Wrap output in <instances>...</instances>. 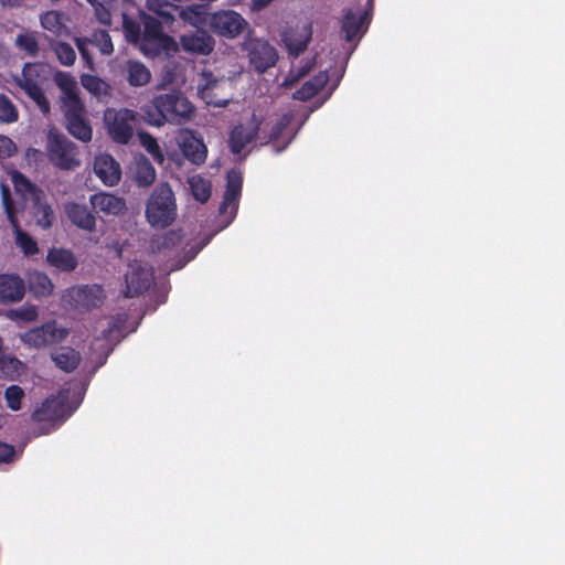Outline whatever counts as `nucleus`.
Listing matches in <instances>:
<instances>
[{
    "mask_svg": "<svg viewBox=\"0 0 565 565\" xmlns=\"http://www.w3.org/2000/svg\"><path fill=\"white\" fill-rule=\"evenodd\" d=\"M126 79L130 86L139 87L147 85L151 79V73L148 67L139 62L130 60L126 66Z\"/></svg>",
    "mask_w": 565,
    "mask_h": 565,
    "instance_id": "obj_27",
    "label": "nucleus"
},
{
    "mask_svg": "<svg viewBox=\"0 0 565 565\" xmlns=\"http://www.w3.org/2000/svg\"><path fill=\"white\" fill-rule=\"evenodd\" d=\"M190 189L193 198L201 202L205 203L211 198V182L205 180L202 177H192L189 181Z\"/></svg>",
    "mask_w": 565,
    "mask_h": 565,
    "instance_id": "obj_38",
    "label": "nucleus"
},
{
    "mask_svg": "<svg viewBox=\"0 0 565 565\" xmlns=\"http://www.w3.org/2000/svg\"><path fill=\"white\" fill-rule=\"evenodd\" d=\"M51 356L55 365L66 373L73 372L81 363V354L71 347H62Z\"/></svg>",
    "mask_w": 565,
    "mask_h": 565,
    "instance_id": "obj_26",
    "label": "nucleus"
},
{
    "mask_svg": "<svg viewBox=\"0 0 565 565\" xmlns=\"http://www.w3.org/2000/svg\"><path fill=\"white\" fill-rule=\"evenodd\" d=\"M40 22L43 29L60 34L62 29L65 26L62 19V13L57 11H47L40 18Z\"/></svg>",
    "mask_w": 565,
    "mask_h": 565,
    "instance_id": "obj_42",
    "label": "nucleus"
},
{
    "mask_svg": "<svg viewBox=\"0 0 565 565\" xmlns=\"http://www.w3.org/2000/svg\"><path fill=\"white\" fill-rule=\"evenodd\" d=\"M180 42L184 51L202 55L210 54L215 45L214 39L202 29H198L195 32L189 34H183Z\"/></svg>",
    "mask_w": 565,
    "mask_h": 565,
    "instance_id": "obj_18",
    "label": "nucleus"
},
{
    "mask_svg": "<svg viewBox=\"0 0 565 565\" xmlns=\"http://www.w3.org/2000/svg\"><path fill=\"white\" fill-rule=\"evenodd\" d=\"M183 234L181 230H170L161 235H157L151 239V248L153 252L171 250L179 246L182 242Z\"/></svg>",
    "mask_w": 565,
    "mask_h": 565,
    "instance_id": "obj_28",
    "label": "nucleus"
},
{
    "mask_svg": "<svg viewBox=\"0 0 565 565\" xmlns=\"http://www.w3.org/2000/svg\"><path fill=\"white\" fill-rule=\"evenodd\" d=\"M263 119L253 113L246 122L236 124L228 134L227 146L233 154H241L259 135Z\"/></svg>",
    "mask_w": 565,
    "mask_h": 565,
    "instance_id": "obj_8",
    "label": "nucleus"
},
{
    "mask_svg": "<svg viewBox=\"0 0 565 565\" xmlns=\"http://www.w3.org/2000/svg\"><path fill=\"white\" fill-rule=\"evenodd\" d=\"M179 17L186 23L201 29L204 25H209L210 14L207 8L204 4H190L183 8L179 7L177 11Z\"/></svg>",
    "mask_w": 565,
    "mask_h": 565,
    "instance_id": "obj_25",
    "label": "nucleus"
},
{
    "mask_svg": "<svg viewBox=\"0 0 565 565\" xmlns=\"http://www.w3.org/2000/svg\"><path fill=\"white\" fill-rule=\"evenodd\" d=\"M30 64H25L22 71L21 76H17L14 78V83L29 96L35 90H38L41 86L38 84V82L26 73V67H29Z\"/></svg>",
    "mask_w": 565,
    "mask_h": 565,
    "instance_id": "obj_49",
    "label": "nucleus"
},
{
    "mask_svg": "<svg viewBox=\"0 0 565 565\" xmlns=\"http://www.w3.org/2000/svg\"><path fill=\"white\" fill-rule=\"evenodd\" d=\"M312 39L311 23H303L289 28L281 34V41L290 58L299 57L308 47Z\"/></svg>",
    "mask_w": 565,
    "mask_h": 565,
    "instance_id": "obj_10",
    "label": "nucleus"
},
{
    "mask_svg": "<svg viewBox=\"0 0 565 565\" xmlns=\"http://www.w3.org/2000/svg\"><path fill=\"white\" fill-rule=\"evenodd\" d=\"M292 119V114H284L271 127L270 132L268 134V136L265 137V141L262 142V145H267L269 142L277 141L281 137L284 131L290 126Z\"/></svg>",
    "mask_w": 565,
    "mask_h": 565,
    "instance_id": "obj_44",
    "label": "nucleus"
},
{
    "mask_svg": "<svg viewBox=\"0 0 565 565\" xmlns=\"http://www.w3.org/2000/svg\"><path fill=\"white\" fill-rule=\"evenodd\" d=\"M0 190H1L2 205L8 215V218L13 225H15L17 210H15L14 201L11 195V191H10L9 186L6 185L4 183L1 184Z\"/></svg>",
    "mask_w": 565,
    "mask_h": 565,
    "instance_id": "obj_50",
    "label": "nucleus"
},
{
    "mask_svg": "<svg viewBox=\"0 0 565 565\" xmlns=\"http://www.w3.org/2000/svg\"><path fill=\"white\" fill-rule=\"evenodd\" d=\"M45 150L49 161L60 170H74L81 166L77 145L55 129L47 134Z\"/></svg>",
    "mask_w": 565,
    "mask_h": 565,
    "instance_id": "obj_4",
    "label": "nucleus"
},
{
    "mask_svg": "<svg viewBox=\"0 0 565 565\" xmlns=\"http://www.w3.org/2000/svg\"><path fill=\"white\" fill-rule=\"evenodd\" d=\"M82 85L94 96L102 98L110 95V86L107 82L95 75H83Z\"/></svg>",
    "mask_w": 565,
    "mask_h": 565,
    "instance_id": "obj_32",
    "label": "nucleus"
},
{
    "mask_svg": "<svg viewBox=\"0 0 565 565\" xmlns=\"http://www.w3.org/2000/svg\"><path fill=\"white\" fill-rule=\"evenodd\" d=\"M17 244L28 256L35 255L39 252L36 241L31 235L21 230L17 231Z\"/></svg>",
    "mask_w": 565,
    "mask_h": 565,
    "instance_id": "obj_47",
    "label": "nucleus"
},
{
    "mask_svg": "<svg viewBox=\"0 0 565 565\" xmlns=\"http://www.w3.org/2000/svg\"><path fill=\"white\" fill-rule=\"evenodd\" d=\"M3 349V339L0 337V352L2 351Z\"/></svg>",
    "mask_w": 565,
    "mask_h": 565,
    "instance_id": "obj_64",
    "label": "nucleus"
},
{
    "mask_svg": "<svg viewBox=\"0 0 565 565\" xmlns=\"http://www.w3.org/2000/svg\"><path fill=\"white\" fill-rule=\"evenodd\" d=\"M54 82L61 89V110L65 118L67 131L76 139L88 142L93 137V129L86 118V109L78 94L77 82L70 73L58 71Z\"/></svg>",
    "mask_w": 565,
    "mask_h": 565,
    "instance_id": "obj_1",
    "label": "nucleus"
},
{
    "mask_svg": "<svg viewBox=\"0 0 565 565\" xmlns=\"http://www.w3.org/2000/svg\"><path fill=\"white\" fill-rule=\"evenodd\" d=\"M12 183L18 193H21L26 200H31L36 195L41 188L32 183L23 173L15 171L12 174Z\"/></svg>",
    "mask_w": 565,
    "mask_h": 565,
    "instance_id": "obj_35",
    "label": "nucleus"
},
{
    "mask_svg": "<svg viewBox=\"0 0 565 565\" xmlns=\"http://www.w3.org/2000/svg\"><path fill=\"white\" fill-rule=\"evenodd\" d=\"M29 97L38 105V107L44 115L50 114L51 105L42 87H40L38 90L29 95Z\"/></svg>",
    "mask_w": 565,
    "mask_h": 565,
    "instance_id": "obj_53",
    "label": "nucleus"
},
{
    "mask_svg": "<svg viewBox=\"0 0 565 565\" xmlns=\"http://www.w3.org/2000/svg\"><path fill=\"white\" fill-rule=\"evenodd\" d=\"M50 46L55 53L57 61L64 66H72L76 61V52L73 46L66 42L51 40Z\"/></svg>",
    "mask_w": 565,
    "mask_h": 565,
    "instance_id": "obj_31",
    "label": "nucleus"
},
{
    "mask_svg": "<svg viewBox=\"0 0 565 565\" xmlns=\"http://www.w3.org/2000/svg\"><path fill=\"white\" fill-rule=\"evenodd\" d=\"M328 81H329L328 73L319 72L311 79H309V83H311V85H313V87L317 88V90L319 93L327 85Z\"/></svg>",
    "mask_w": 565,
    "mask_h": 565,
    "instance_id": "obj_55",
    "label": "nucleus"
},
{
    "mask_svg": "<svg viewBox=\"0 0 565 565\" xmlns=\"http://www.w3.org/2000/svg\"><path fill=\"white\" fill-rule=\"evenodd\" d=\"M316 64V57H312L307 61H301L300 65L297 68H291L284 81V86L291 87L302 77H305L312 70Z\"/></svg>",
    "mask_w": 565,
    "mask_h": 565,
    "instance_id": "obj_41",
    "label": "nucleus"
},
{
    "mask_svg": "<svg viewBox=\"0 0 565 565\" xmlns=\"http://www.w3.org/2000/svg\"><path fill=\"white\" fill-rule=\"evenodd\" d=\"M105 297L103 287L97 284L78 287L74 294L76 306L85 310L100 307Z\"/></svg>",
    "mask_w": 565,
    "mask_h": 565,
    "instance_id": "obj_19",
    "label": "nucleus"
},
{
    "mask_svg": "<svg viewBox=\"0 0 565 565\" xmlns=\"http://www.w3.org/2000/svg\"><path fill=\"white\" fill-rule=\"evenodd\" d=\"M147 7L150 11L154 12L161 18L162 22L170 24L174 20V12L179 10V7L173 6L164 0H148Z\"/></svg>",
    "mask_w": 565,
    "mask_h": 565,
    "instance_id": "obj_33",
    "label": "nucleus"
},
{
    "mask_svg": "<svg viewBox=\"0 0 565 565\" xmlns=\"http://www.w3.org/2000/svg\"><path fill=\"white\" fill-rule=\"evenodd\" d=\"M179 147L183 157L195 166H201L207 157V148L203 139L191 130L180 135Z\"/></svg>",
    "mask_w": 565,
    "mask_h": 565,
    "instance_id": "obj_13",
    "label": "nucleus"
},
{
    "mask_svg": "<svg viewBox=\"0 0 565 565\" xmlns=\"http://www.w3.org/2000/svg\"><path fill=\"white\" fill-rule=\"evenodd\" d=\"M25 396L23 388L19 385L12 384L4 391V399L8 408L11 411H20L22 407V401Z\"/></svg>",
    "mask_w": 565,
    "mask_h": 565,
    "instance_id": "obj_43",
    "label": "nucleus"
},
{
    "mask_svg": "<svg viewBox=\"0 0 565 565\" xmlns=\"http://www.w3.org/2000/svg\"><path fill=\"white\" fill-rule=\"evenodd\" d=\"M65 213L68 220L78 228L87 232H93L96 228V217L85 204L67 203L65 205Z\"/></svg>",
    "mask_w": 565,
    "mask_h": 565,
    "instance_id": "obj_22",
    "label": "nucleus"
},
{
    "mask_svg": "<svg viewBox=\"0 0 565 565\" xmlns=\"http://www.w3.org/2000/svg\"><path fill=\"white\" fill-rule=\"evenodd\" d=\"M15 449L12 445L0 441V463H8L13 460Z\"/></svg>",
    "mask_w": 565,
    "mask_h": 565,
    "instance_id": "obj_54",
    "label": "nucleus"
},
{
    "mask_svg": "<svg viewBox=\"0 0 565 565\" xmlns=\"http://www.w3.org/2000/svg\"><path fill=\"white\" fill-rule=\"evenodd\" d=\"M18 152L15 142L6 135H0V159H9Z\"/></svg>",
    "mask_w": 565,
    "mask_h": 565,
    "instance_id": "obj_51",
    "label": "nucleus"
},
{
    "mask_svg": "<svg viewBox=\"0 0 565 565\" xmlns=\"http://www.w3.org/2000/svg\"><path fill=\"white\" fill-rule=\"evenodd\" d=\"M138 139L141 147L152 157V159L158 164H162L164 162L166 158L162 149L159 146L158 140L150 132L139 131Z\"/></svg>",
    "mask_w": 565,
    "mask_h": 565,
    "instance_id": "obj_30",
    "label": "nucleus"
},
{
    "mask_svg": "<svg viewBox=\"0 0 565 565\" xmlns=\"http://www.w3.org/2000/svg\"><path fill=\"white\" fill-rule=\"evenodd\" d=\"M141 110L149 125L161 127L166 122L180 124L190 119L194 107L181 90L171 89L156 95Z\"/></svg>",
    "mask_w": 565,
    "mask_h": 565,
    "instance_id": "obj_2",
    "label": "nucleus"
},
{
    "mask_svg": "<svg viewBox=\"0 0 565 565\" xmlns=\"http://www.w3.org/2000/svg\"><path fill=\"white\" fill-rule=\"evenodd\" d=\"M94 172L98 179L108 186L116 185L121 178L120 164L108 153L95 157Z\"/></svg>",
    "mask_w": 565,
    "mask_h": 565,
    "instance_id": "obj_14",
    "label": "nucleus"
},
{
    "mask_svg": "<svg viewBox=\"0 0 565 565\" xmlns=\"http://www.w3.org/2000/svg\"><path fill=\"white\" fill-rule=\"evenodd\" d=\"M96 14L100 23L109 25L111 23V14L104 7L96 8Z\"/></svg>",
    "mask_w": 565,
    "mask_h": 565,
    "instance_id": "obj_57",
    "label": "nucleus"
},
{
    "mask_svg": "<svg viewBox=\"0 0 565 565\" xmlns=\"http://www.w3.org/2000/svg\"><path fill=\"white\" fill-rule=\"evenodd\" d=\"M250 67L257 74H264L276 66L279 55L269 41L259 38H246L242 44Z\"/></svg>",
    "mask_w": 565,
    "mask_h": 565,
    "instance_id": "obj_5",
    "label": "nucleus"
},
{
    "mask_svg": "<svg viewBox=\"0 0 565 565\" xmlns=\"http://www.w3.org/2000/svg\"><path fill=\"white\" fill-rule=\"evenodd\" d=\"M242 175L239 172L231 171L226 177V188L223 195V201L220 205V214L230 213L228 220L225 225H228L236 216L238 209V201L242 192Z\"/></svg>",
    "mask_w": 565,
    "mask_h": 565,
    "instance_id": "obj_11",
    "label": "nucleus"
},
{
    "mask_svg": "<svg viewBox=\"0 0 565 565\" xmlns=\"http://www.w3.org/2000/svg\"><path fill=\"white\" fill-rule=\"evenodd\" d=\"M366 20V12L355 14L349 10L341 21V32L343 33L344 40L347 42L359 41L366 31V26H364Z\"/></svg>",
    "mask_w": 565,
    "mask_h": 565,
    "instance_id": "obj_20",
    "label": "nucleus"
},
{
    "mask_svg": "<svg viewBox=\"0 0 565 565\" xmlns=\"http://www.w3.org/2000/svg\"><path fill=\"white\" fill-rule=\"evenodd\" d=\"M245 0H228V3L231 6H239L244 2Z\"/></svg>",
    "mask_w": 565,
    "mask_h": 565,
    "instance_id": "obj_61",
    "label": "nucleus"
},
{
    "mask_svg": "<svg viewBox=\"0 0 565 565\" xmlns=\"http://www.w3.org/2000/svg\"><path fill=\"white\" fill-rule=\"evenodd\" d=\"M274 0H252L250 10L259 12L268 7Z\"/></svg>",
    "mask_w": 565,
    "mask_h": 565,
    "instance_id": "obj_58",
    "label": "nucleus"
},
{
    "mask_svg": "<svg viewBox=\"0 0 565 565\" xmlns=\"http://www.w3.org/2000/svg\"><path fill=\"white\" fill-rule=\"evenodd\" d=\"M22 362L12 355L0 354V377L13 381L20 375Z\"/></svg>",
    "mask_w": 565,
    "mask_h": 565,
    "instance_id": "obj_34",
    "label": "nucleus"
},
{
    "mask_svg": "<svg viewBox=\"0 0 565 565\" xmlns=\"http://www.w3.org/2000/svg\"><path fill=\"white\" fill-rule=\"evenodd\" d=\"M29 288L36 297H47L52 295L54 285L45 273L34 271L29 277Z\"/></svg>",
    "mask_w": 565,
    "mask_h": 565,
    "instance_id": "obj_29",
    "label": "nucleus"
},
{
    "mask_svg": "<svg viewBox=\"0 0 565 565\" xmlns=\"http://www.w3.org/2000/svg\"><path fill=\"white\" fill-rule=\"evenodd\" d=\"M318 94L317 88L309 83V81L305 82L300 88H298L294 93V98L301 102L310 100L312 97H315Z\"/></svg>",
    "mask_w": 565,
    "mask_h": 565,
    "instance_id": "obj_52",
    "label": "nucleus"
},
{
    "mask_svg": "<svg viewBox=\"0 0 565 565\" xmlns=\"http://www.w3.org/2000/svg\"><path fill=\"white\" fill-rule=\"evenodd\" d=\"M30 202V212L35 224L42 230L51 228L55 221V213L44 190L38 191L36 195L32 198Z\"/></svg>",
    "mask_w": 565,
    "mask_h": 565,
    "instance_id": "obj_15",
    "label": "nucleus"
},
{
    "mask_svg": "<svg viewBox=\"0 0 565 565\" xmlns=\"http://www.w3.org/2000/svg\"><path fill=\"white\" fill-rule=\"evenodd\" d=\"M23 0H0L2 8H19Z\"/></svg>",
    "mask_w": 565,
    "mask_h": 565,
    "instance_id": "obj_59",
    "label": "nucleus"
},
{
    "mask_svg": "<svg viewBox=\"0 0 565 565\" xmlns=\"http://www.w3.org/2000/svg\"><path fill=\"white\" fill-rule=\"evenodd\" d=\"M214 105L218 107H225L227 105V100L225 99L223 102H215Z\"/></svg>",
    "mask_w": 565,
    "mask_h": 565,
    "instance_id": "obj_62",
    "label": "nucleus"
},
{
    "mask_svg": "<svg viewBox=\"0 0 565 565\" xmlns=\"http://www.w3.org/2000/svg\"><path fill=\"white\" fill-rule=\"evenodd\" d=\"M6 316L12 321L33 322L38 319L39 312L36 306L25 303L19 308L8 310Z\"/></svg>",
    "mask_w": 565,
    "mask_h": 565,
    "instance_id": "obj_39",
    "label": "nucleus"
},
{
    "mask_svg": "<svg viewBox=\"0 0 565 565\" xmlns=\"http://www.w3.org/2000/svg\"><path fill=\"white\" fill-rule=\"evenodd\" d=\"M64 407V399L50 396L32 413L31 418L34 422H55L63 417Z\"/></svg>",
    "mask_w": 565,
    "mask_h": 565,
    "instance_id": "obj_21",
    "label": "nucleus"
},
{
    "mask_svg": "<svg viewBox=\"0 0 565 565\" xmlns=\"http://www.w3.org/2000/svg\"><path fill=\"white\" fill-rule=\"evenodd\" d=\"M22 341L25 344H28L29 347H33L36 349L52 345L51 341L45 332L44 324L26 331L22 335Z\"/></svg>",
    "mask_w": 565,
    "mask_h": 565,
    "instance_id": "obj_40",
    "label": "nucleus"
},
{
    "mask_svg": "<svg viewBox=\"0 0 565 565\" xmlns=\"http://www.w3.org/2000/svg\"><path fill=\"white\" fill-rule=\"evenodd\" d=\"M122 28L128 42L139 44L141 46V30L140 24L124 14Z\"/></svg>",
    "mask_w": 565,
    "mask_h": 565,
    "instance_id": "obj_46",
    "label": "nucleus"
},
{
    "mask_svg": "<svg viewBox=\"0 0 565 565\" xmlns=\"http://www.w3.org/2000/svg\"><path fill=\"white\" fill-rule=\"evenodd\" d=\"M141 22V51L146 54L157 55L168 47L171 38L163 32L162 20L150 14L142 13Z\"/></svg>",
    "mask_w": 565,
    "mask_h": 565,
    "instance_id": "obj_6",
    "label": "nucleus"
},
{
    "mask_svg": "<svg viewBox=\"0 0 565 565\" xmlns=\"http://www.w3.org/2000/svg\"><path fill=\"white\" fill-rule=\"evenodd\" d=\"M25 295L24 280L17 274H0V303L19 302Z\"/></svg>",
    "mask_w": 565,
    "mask_h": 565,
    "instance_id": "obj_16",
    "label": "nucleus"
},
{
    "mask_svg": "<svg viewBox=\"0 0 565 565\" xmlns=\"http://www.w3.org/2000/svg\"><path fill=\"white\" fill-rule=\"evenodd\" d=\"M147 222L154 228H167L177 218V202L171 185L161 182L156 185L146 203Z\"/></svg>",
    "mask_w": 565,
    "mask_h": 565,
    "instance_id": "obj_3",
    "label": "nucleus"
},
{
    "mask_svg": "<svg viewBox=\"0 0 565 565\" xmlns=\"http://www.w3.org/2000/svg\"><path fill=\"white\" fill-rule=\"evenodd\" d=\"M89 202L96 213L118 216L127 210L126 201L111 193L99 192L90 195Z\"/></svg>",
    "mask_w": 565,
    "mask_h": 565,
    "instance_id": "obj_17",
    "label": "nucleus"
},
{
    "mask_svg": "<svg viewBox=\"0 0 565 565\" xmlns=\"http://www.w3.org/2000/svg\"><path fill=\"white\" fill-rule=\"evenodd\" d=\"M15 46L24 51L30 57H36L40 53L39 42L33 32L18 34L15 38Z\"/></svg>",
    "mask_w": 565,
    "mask_h": 565,
    "instance_id": "obj_37",
    "label": "nucleus"
},
{
    "mask_svg": "<svg viewBox=\"0 0 565 565\" xmlns=\"http://www.w3.org/2000/svg\"><path fill=\"white\" fill-rule=\"evenodd\" d=\"M43 324L52 345L64 341L68 335V330L60 327L55 320Z\"/></svg>",
    "mask_w": 565,
    "mask_h": 565,
    "instance_id": "obj_48",
    "label": "nucleus"
},
{
    "mask_svg": "<svg viewBox=\"0 0 565 565\" xmlns=\"http://www.w3.org/2000/svg\"><path fill=\"white\" fill-rule=\"evenodd\" d=\"M153 280L152 274L139 264L129 266L125 276L126 288L122 290L125 298H135L147 291Z\"/></svg>",
    "mask_w": 565,
    "mask_h": 565,
    "instance_id": "obj_12",
    "label": "nucleus"
},
{
    "mask_svg": "<svg viewBox=\"0 0 565 565\" xmlns=\"http://www.w3.org/2000/svg\"><path fill=\"white\" fill-rule=\"evenodd\" d=\"M291 139H289L281 148H277L276 149V152H281L282 150H285L287 148V146L290 143Z\"/></svg>",
    "mask_w": 565,
    "mask_h": 565,
    "instance_id": "obj_63",
    "label": "nucleus"
},
{
    "mask_svg": "<svg viewBox=\"0 0 565 565\" xmlns=\"http://www.w3.org/2000/svg\"><path fill=\"white\" fill-rule=\"evenodd\" d=\"M209 26L220 36L234 39L243 32L247 22L233 10H220L210 14Z\"/></svg>",
    "mask_w": 565,
    "mask_h": 565,
    "instance_id": "obj_9",
    "label": "nucleus"
},
{
    "mask_svg": "<svg viewBox=\"0 0 565 565\" xmlns=\"http://www.w3.org/2000/svg\"><path fill=\"white\" fill-rule=\"evenodd\" d=\"M137 113L127 108L119 110H107L105 121L111 139L120 145L129 143L134 135V122Z\"/></svg>",
    "mask_w": 565,
    "mask_h": 565,
    "instance_id": "obj_7",
    "label": "nucleus"
},
{
    "mask_svg": "<svg viewBox=\"0 0 565 565\" xmlns=\"http://www.w3.org/2000/svg\"><path fill=\"white\" fill-rule=\"evenodd\" d=\"M75 43L82 57L86 61H90V55L87 49V44L90 43V40L87 38H75Z\"/></svg>",
    "mask_w": 565,
    "mask_h": 565,
    "instance_id": "obj_56",
    "label": "nucleus"
},
{
    "mask_svg": "<svg viewBox=\"0 0 565 565\" xmlns=\"http://www.w3.org/2000/svg\"><path fill=\"white\" fill-rule=\"evenodd\" d=\"M47 263L61 271H73L78 265L74 253L65 248H51L46 256Z\"/></svg>",
    "mask_w": 565,
    "mask_h": 565,
    "instance_id": "obj_24",
    "label": "nucleus"
},
{
    "mask_svg": "<svg viewBox=\"0 0 565 565\" xmlns=\"http://www.w3.org/2000/svg\"><path fill=\"white\" fill-rule=\"evenodd\" d=\"M114 330H118V326L115 322H113L108 329L103 331L104 338L108 339Z\"/></svg>",
    "mask_w": 565,
    "mask_h": 565,
    "instance_id": "obj_60",
    "label": "nucleus"
},
{
    "mask_svg": "<svg viewBox=\"0 0 565 565\" xmlns=\"http://www.w3.org/2000/svg\"><path fill=\"white\" fill-rule=\"evenodd\" d=\"M157 172L150 160L140 154L135 158L132 181L139 188H149L156 181Z\"/></svg>",
    "mask_w": 565,
    "mask_h": 565,
    "instance_id": "obj_23",
    "label": "nucleus"
},
{
    "mask_svg": "<svg viewBox=\"0 0 565 565\" xmlns=\"http://www.w3.org/2000/svg\"><path fill=\"white\" fill-rule=\"evenodd\" d=\"M90 42L94 43L104 55H110L114 52L111 38L106 30L94 31Z\"/></svg>",
    "mask_w": 565,
    "mask_h": 565,
    "instance_id": "obj_45",
    "label": "nucleus"
},
{
    "mask_svg": "<svg viewBox=\"0 0 565 565\" xmlns=\"http://www.w3.org/2000/svg\"><path fill=\"white\" fill-rule=\"evenodd\" d=\"M18 107L6 95L0 93V124L11 125L19 120Z\"/></svg>",
    "mask_w": 565,
    "mask_h": 565,
    "instance_id": "obj_36",
    "label": "nucleus"
}]
</instances>
